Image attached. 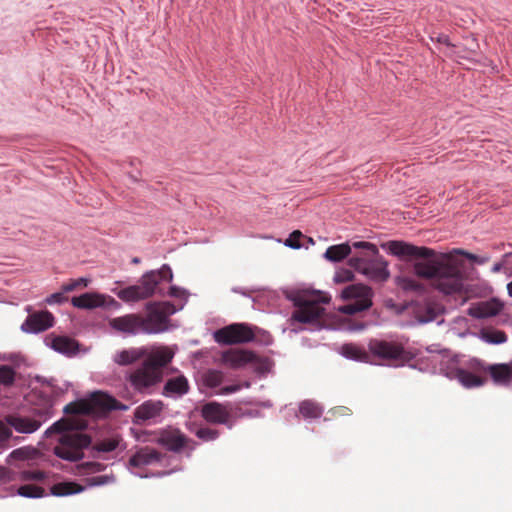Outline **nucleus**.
<instances>
[{
  "label": "nucleus",
  "mask_w": 512,
  "mask_h": 512,
  "mask_svg": "<svg viewBox=\"0 0 512 512\" xmlns=\"http://www.w3.org/2000/svg\"><path fill=\"white\" fill-rule=\"evenodd\" d=\"M84 490L83 486L75 482H60L51 487V494L54 496H68L80 493Z\"/></svg>",
  "instance_id": "nucleus-28"
},
{
  "label": "nucleus",
  "mask_w": 512,
  "mask_h": 512,
  "mask_svg": "<svg viewBox=\"0 0 512 512\" xmlns=\"http://www.w3.org/2000/svg\"><path fill=\"white\" fill-rule=\"evenodd\" d=\"M221 363L232 368L239 369L247 364H252L257 372L265 373L270 368L268 358H261L254 352L246 349L231 348L221 354Z\"/></svg>",
  "instance_id": "nucleus-9"
},
{
  "label": "nucleus",
  "mask_w": 512,
  "mask_h": 512,
  "mask_svg": "<svg viewBox=\"0 0 512 512\" xmlns=\"http://www.w3.org/2000/svg\"><path fill=\"white\" fill-rule=\"evenodd\" d=\"M388 250L398 257L416 259L413 264L415 274L431 281L432 286L445 295L461 294L464 290V263L456 255H463L477 264H485L489 256L480 257L462 249L436 255L433 249L416 246L404 241H389Z\"/></svg>",
  "instance_id": "nucleus-1"
},
{
  "label": "nucleus",
  "mask_w": 512,
  "mask_h": 512,
  "mask_svg": "<svg viewBox=\"0 0 512 512\" xmlns=\"http://www.w3.org/2000/svg\"><path fill=\"white\" fill-rule=\"evenodd\" d=\"M165 404L161 400H146L134 410L133 423L142 425L149 421L156 422L161 417Z\"/></svg>",
  "instance_id": "nucleus-13"
},
{
  "label": "nucleus",
  "mask_w": 512,
  "mask_h": 512,
  "mask_svg": "<svg viewBox=\"0 0 512 512\" xmlns=\"http://www.w3.org/2000/svg\"><path fill=\"white\" fill-rule=\"evenodd\" d=\"M365 327H366V325L364 323L356 322V323L352 324V326L350 327V330H352V331H360V330H363Z\"/></svg>",
  "instance_id": "nucleus-49"
},
{
  "label": "nucleus",
  "mask_w": 512,
  "mask_h": 512,
  "mask_svg": "<svg viewBox=\"0 0 512 512\" xmlns=\"http://www.w3.org/2000/svg\"><path fill=\"white\" fill-rule=\"evenodd\" d=\"M89 280L86 278H79L76 280H70L68 283L62 285L63 292H71L77 289L78 287H87Z\"/></svg>",
  "instance_id": "nucleus-39"
},
{
  "label": "nucleus",
  "mask_w": 512,
  "mask_h": 512,
  "mask_svg": "<svg viewBox=\"0 0 512 512\" xmlns=\"http://www.w3.org/2000/svg\"><path fill=\"white\" fill-rule=\"evenodd\" d=\"M46 478L45 472L41 470H23L20 472L22 481H43Z\"/></svg>",
  "instance_id": "nucleus-37"
},
{
  "label": "nucleus",
  "mask_w": 512,
  "mask_h": 512,
  "mask_svg": "<svg viewBox=\"0 0 512 512\" xmlns=\"http://www.w3.org/2000/svg\"><path fill=\"white\" fill-rule=\"evenodd\" d=\"M261 341H263L264 344L269 345L272 342L271 335L267 332H262Z\"/></svg>",
  "instance_id": "nucleus-50"
},
{
  "label": "nucleus",
  "mask_w": 512,
  "mask_h": 512,
  "mask_svg": "<svg viewBox=\"0 0 512 512\" xmlns=\"http://www.w3.org/2000/svg\"><path fill=\"white\" fill-rule=\"evenodd\" d=\"M114 481V476L99 475L93 476L86 479V482L90 486H101Z\"/></svg>",
  "instance_id": "nucleus-40"
},
{
  "label": "nucleus",
  "mask_w": 512,
  "mask_h": 512,
  "mask_svg": "<svg viewBox=\"0 0 512 512\" xmlns=\"http://www.w3.org/2000/svg\"><path fill=\"white\" fill-rule=\"evenodd\" d=\"M437 41L439 43H443V44L447 45L448 47L452 46L451 43L449 42L448 36H446V35H440L437 38Z\"/></svg>",
  "instance_id": "nucleus-51"
},
{
  "label": "nucleus",
  "mask_w": 512,
  "mask_h": 512,
  "mask_svg": "<svg viewBox=\"0 0 512 512\" xmlns=\"http://www.w3.org/2000/svg\"><path fill=\"white\" fill-rule=\"evenodd\" d=\"M330 298L318 293H302L293 299L295 310L292 313L291 321L299 323H311L318 320L324 313L321 303H328Z\"/></svg>",
  "instance_id": "nucleus-7"
},
{
  "label": "nucleus",
  "mask_w": 512,
  "mask_h": 512,
  "mask_svg": "<svg viewBox=\"0 0 512 512\" xmlns=\"http://www.w3.org/2000/svg\"><path fill=\"white\" fill-rule=\"evenodd\" d=\"M240 389V386L239 385H230V386H225L223 387L221 390H220V394H224V395H227V394H231V393H234L236 391H238Z\"/></svg>",
  "instance_id": "nucleus-47"
},
{
  "label": "nucleus",
  "mask_w": 512,
  "mask_h": 512,
  "mask_svg": "<svg viewBox=\"0 0 512 512\" xmlns=\"http://www.w3.org/2000/svg\"><path fill=\"white\" fill-rule=\"evenodd\" d=\"M145 310V314L130 313L111 318L109 326L114 331L129 336L160 334L169 329L170 316L176 312L175 306L170 302H149Z\"/></svg>",
  "instance_id": "nucleus-2"
},
{
  "label": "nucleus",
  "mask_w": 512,
  "mask_h": 512,
  "mask_svg": "<svg viewBox=\"0 0 512 512\" xmlns=\"http://www.w3.org/2000/svg\"><path fill=\"white\" fill-rule=\"evenodd\" d=\"M184 294V291L176 286H171L168 292V295L171 297H181Z\"/></svg>",
  "instance_id": "nucleus-48"
},
{
  "label": "nucleus",
  "mask_w": 512,
  "mask_h": 512,
  "mask_svg": "<svg viewBox=\"0 0 512 512\" xmlns=\"http://www.w3.org/2000/svg\"><path fill=\"white\" fill-rule=\"evenodd\" d=\"M441 312V308L433 303H427L419 306L416 310V318L421 323H428L437 319Z\"/></svg>",
  "instance_id": "nucleus-26"
},
{
  "label": "nucleus",
  "mask_w": 512,
  "mask_h": 512,
  "mask_svg": "<svg viewBox=\"0 0 512 512\" xmlns=\"http://www.w3.org/2000/svg\"><path fill=\"white\" fill-rule=\"evenodd\" d=\"M482 339L491 344H501L507 341V335L500 330H483Z\"/></svg>",
  "instance_id": "nucleus-32"
},
{
  "label": "nucleus",
  "mask_w": 512,
  "mask_h": 512,
  "mask_svg": "<svg viewBox=\"0 0 512 512\" xmlns=\"http://www.w3.org/2000/svg\"><path fill=\"white\" fill-rule=\"evenodd\" d=\"M162 454L156 449L145 446L140 448L129 459V464L133 467H143L152 465L161 461Z\"/></svg>",
  "instance_id": "nucleus-18"
},
{
  "label": "nucleus",
  "mask_w": 512,
  "mask_h": 512,
  "mask_svg": "<svg viewBox=\"0 0 512 512\" xmlns=\"http://www.w3.org/2000/svg\"><path fill=\"white\" fill-rule=\"evenodd\" d=\"M352 248V245H349L348 243L332 245L327 248L324 256L329 261L339 262L350 255Z\"/></svg>",
  "instance_id": "nucleus-27"
},
{
  "label": "nucleus",
  "mask_w": 512,
  "mask_h": 512,
  "mask_svg": "<svg viewBox=\"0 0 512 512\" xmlns=\"http://www.w3.org/2000/svg\"><path fill=\"white\" fill-rule=\"evenodd\" d=\"M340 410L341 411H349V409L347 407H341Z\"/></svg>",
  "instance_id": "nucleus-55"
},
{
  "label": "nucleus",
  "mask_w": 512,
  "mask_h": 512,
  "mask_svg": "<svg viewBox=\"0 0 512 512\" xmlns=\"http://www.w3.org/2000/svg\"><path fill=\"white\" fill-rule=\"evenodd\" d=\"M8 423L19 433H33L40 427L41 423L29 417L10 416Z\"/></svg>",
  "instance_id": "nucleus-23"
},
{
  "label": "nucleus",
  "mask_w": 512,
  "mask_h": 512,
  "mask_svg": "<svg viewBox=\"0 0 512 512\" xmlns=\"http://www.w3.org/2000/svg\"><path fill=\"white\" fill-rule=\"evenodd\" d=\"M120 441L121 437L119 435H113L111 437L98 440L94 443L92 448L97 452L108 453L114 451L119 446Z\"/></svg>",
  "instance_id": "nucleus-29"
},
{
  "label": "nucleus",
  "mask_w": 512,
  "mask_h": 512,
  "mask_svg": "<svg viewBox=\"0 0 512 512\" xmlns=\"http://www.w3.org/2000/svg\"><path fill=\"white\" fill-rule=\"evenodd\" d=\"M342 354L350 359L364 361L368 358L367 352L360 346L356 344H344L341 347Z\"/></svg>",
  "instance_id": "nucleus-30"
},
{
  "label": "nucleus",
  "mask_w": 512,
  "mask_h": 512,
  "mask_svg": "<svg viewBox=\"0 0 512 512\" xmlns=\"http://www.w3.org/2000/svg\"><path fill=\"white\" fill-rule=\"evenodd\" d=\"M18 494L23 497L39 498L45 495V490L36 485H23L18 488Z\"/></svg>",
  "instance_id": "nucleus-33"
},
{
  "label": "nucleus",
  "mask_w": 512,
  "mask_h": 512,
  "mask_svg": "<svg viewBox=\"0 0 512 512\" xmlns=\"http://www.w3.org/2000/svg\"><path fill=\"white\" fill-rule=\"evenodd\" d=\"M201 416L209 423L225 424L230 418V413L222 404L209 402L202 406Z\"/></svg>",
  "instance_id": "nucleus-16"
},
{
  "label": "nucleus",
  "mask_w": 512,
  "mask_h": 512,
  "mask_svg": "<svg viewBox=\"0 0 512 512\" xmlns=\"http://www.w3.org/2000/svg\"><path fill=\"white\" fill-rule=\"evenodd\" d=\"M189 382L184 375L169 378L162 389V395L169 398L181 397L188 393Z\"/></svg>",
  "instance_id": "nucleus-19"
},
{
  "label": "nucleus",
  "mask_w": 512,
  "mask_h": 512,
  "mask_svg": "<svg viewBox=\"0 0 512 512\" xmlns=\"http://www.w3.org/2000/svg\"><path fill=\"white\" fill-rule=\"evenodd\" d=\"M354 278V274L349 269H340L335 273L334 281L337 283H345L352 281Z\"/></svg>",
  "instance_id": "nucleus-42"
},
{
  "label": "nucleus",
  "mask_w": 512,
  "mask_h": 512,
  "mask_svg": "<svg viewBox=\"0 0 512 512\" xmlns=\"http://www.w3.org/2000/svg\"><path fill=\"white\" fill-rule=\"evenodd\" d=\"M74 307L80 309H93L101 307L105 304L104 296L96 293H84L80 296H75L71 300Z\"/></svg>",
  "instance_id": "nucleus-22"
},
{
  "label": "nucleus",
  "mask_w": 512,
  "mask_h": 512,
  "mask_svg": "<svg viewBox=\"0 0 512 512\" xmlns=\"http://www.w3.org/2000/svg\"><path fill=\"white\" fill-rule=\"evenodd\" d=\"M299 412L304 418H319L322 415V408L315 402L306 400L300 404Z\"/></svg>",
  "instance_id": "nucleus-31"
},
{
  "label": "nucleus",
  "mask_w": 512,
  "mask_h": 512,
  "mask_svg": "<svg viewBox=\"0 0 512 512\" xmlns=\"http://www.w3.org/2000/svg\"><path fill=\"white\" fill-rule=\"evenodd\" d=\"M15 371L8 365H2L0 367V384L10 386L15 381Z\"/></svg>",
  "instance_id": "nucleus-36"
},
{
  "label": "nucleus",
  "mask_w": 512,
  "mask_h": 512,
  "mask_svg": "<svg viewBox=\"0 0 512 512\" xmlns=\"http://www.w3.org/2000/svg\"><path fill=\"white\" fill-rule=\"evenodd\" d=\"M65 292H57L51 294L49 297L46 298V303L49 305L53 304H62L66 301H68V297L64 294Z\"/></svg>",
  "instance_id": "nucleus-43"
},
{
  "label": "nucleus",
  "mask_w": 512,
  "mask_h": 512,
  "mask_svg": "<svg viewBox=\"0 0 512 512\" xmlns=\"http://www.w3.org/2000/svg\"><path fill=\"white\" fill-rule=\"evenodd\" d=\"M303 236L301 231L295 230L290 236L286 239L285 245L294 249H298L301 247L300 238Z\"/></svg>",
  "instance_id": "nucleus-41"
},
{
  "label": "nucleus",
  "mask_w": 512,
  "mask_h": 512,
  "mask_svg": "<svg viewBox=\"0 0 512 512\" xmlns=\"http://www.w3.org/2000/svg\"><path fill=\"white\" fill-rule=\"evenodd\" d=\"M369 349L373 355L384 360L405 362L409 359L404 347L397 342L372 340Z\"/></svg>",
  "instance_id": "nucleus-12"
},
{
  "label": "nucleus",
  "mask_w": 512,
  "mask_h": 512,
  "mask_svg": "<svg viewBox=\"0 0 512 512\" xmlns=\"http://www.w3.org/2000/svg\"><path fill=\"white\" fill-rule=\"evenodd\" d=\"M502 267H503V264H502V263H500V262H499V263H496V264H494V266L492 267V272H493V273H498V272H500V271H501Z\"/></svg>",
  "instance_id": "nucleus-53"
},
{
  "label": "nucleus",
  "mask_w": 512,
  "mask_h": 512,
  "mask_svg": "<svg viewBox=\"0 0 512 512\" xmlns=\"http://www.w3.org/2000/svg\"><path fill=\"white\" fill-rule=\"evenodd\" d=\"M404 283H405V285H404V287H405V288H411V289H413V288H415V287H416V283H415V281H414V280H411V279H405V280H404Z\"/></svg>",
  "instance_id": "nucleus-52"
},
{
  "label": "nucleus",
  "mask_w": 512,
  "mask_h": 512,
  "mask_svg": "<svg viewBox=\"0 0 512 512\" xmlns=\"http://www.w3.org/2000/svg\"><path fill=\"white\" fill-rule=\"evenodd\" d=\"M172 280V270L167 264H164L158 270L146 272L142 275L138 284L125 287L119 290L116 295L120 300L127 303L139 302L151 298L157 292L161 282L170 283Z\"/></svg>",
  "instance_id": "nucleus-5"
},
{
  "label": "nucleus",
  "mask_w": 512,
  "mask_h": 512,
  "mask_svg": "<svg viewBox=\"0 0 512 512\" xmlns=\"http://www.w3.org/2000/svg\"><path fill=\"white\" fill-rule=\"evenodd\" d=\"M83 427L75 424L71 419L62 418L46 430V436L54 433L61 434L57 445L53 448L57 457L67 461H78L83 458V450L91 444V438L88 435L76 431Z\"/></svg>",
  "instance_id": "nucleus-4"
},
{
  "label": "nucleus",
  "mask_w": 512,
  "mask_h": 512,
  "mask_svg": "<svg viewBox=\"0 0 512 512\" xmlns=\"http://www.w3.org/2000/svg\"><path fill=\"white\" fill-rule=\"evenodd\" d=\"M149 352L145 348L123 349L115 353L113 360L120 366H128L145 359Z\"/></svg>",
  "instance_id": "nucleus-20"
},
{
  "label": "nucleus",
  "mask_w": 512,
  "mask_h": 512,
  "mask_svg": "<svg viewBox=\"0 0 512 512\" xmlns=\"http://www.w3.org/2000/svg\"><path fill=\"white\" fill-rule=\"evenodd\" d=\"M14 479L13 473L9 469L0 467V484L9 483Z\"/></svg>",
  "instance_id": "nucleus-44"
},
{
  "label": "nucleus",
  "mask_w": 512,
  "mask_h": 512,
  "mask_svg": "<svg viewBox=\"0 0 512 512\" xmlns=\"http://www.w3.org/2000/svg\"><path fill=\"white\" fill-rule=\"evenodd\" d=\"M372 290L362 284L349 285L342 291V297L345 299H355L354 302L340 307L342 313L353 315L367 310L372 305Z\"/></svg>",
  "instance_id": "nucleus-11"
},
{
  "label": "nucleus",
  "mask_w": 512,
  "mask_h": 512,
  "mask_svg": "<svg viewBox=\"0 0 512 512\" xmlns=\"http://www.w3.org/2000/svg\"><path fill=\"white\" fill-rule=\"evenodd\" d=\"M174 358V351L168 346L152 349L142 363L127 373L126 379L134 391L142 395H151L162 382L164 368Z\"/></svg>",
  "instance_id": "nucleus-3"
},
{
  "label": "nucleus",
  "mask_w": 512,
  "mask_h": 512,
  "mask_svg": "<svg viewBox=\"0 0 512 512\" xmlns=\"http://www.w3.org/2000/svg\"><path fill=\"white\" fill-rule=\"evenodd\" d=\"M503 309V304L497 299H490L488 301L473 304L468 309V314L471 317L482 319L496 316Z\"/></svg>",
  "instance_id": "nucleus-17"
},
{
  "label": "nucleus",
  "mask_w": 512,
  "mask_h": 512,
  "mask_svg": "<svg viewBox=\"0 0 512 512\" xmlns=\"http://www.w3.org/2000/svg\"><path fill=\"white\" fill-rule=\"evenodd\" d=\"M370 245H374L373 243H370V242H365V241H359V242H353L352 243V247L355 248V249H361V252L358 253L357 255L351 257L350 259H356V260H366V259H370L372 258V256L370 255V252H371V248H369Z\"/></svg>",
  "instance_id": "nucleus-35"
},
{
  "label": "nucleus",
  "mask_w": 512,
  "mask_h": 512,
  "mask_svg": "<svg viewBox=\"0 0 512 512\" xmlns=\"http://www.w3.org/2000/svg\"><path fill=\"white\" fill-rule=\"evenodd\" d=\"M11 435V432L7 426L0 422V442L7 440Z\"/></svg>",
  "instance_id": "nucleus-46"
},
{
  "label": "nucleus",
  "mask_w": 512,
  "mask_h": 512,
  "mask_svg": "<svg viewBox=\"0 0 512 512\" xmlns=\"http://www.w3.org/2000/svg\"><path fill=\"white\" fill-rule=\"evenodd\" d=\"M128 407L104 392H94L88 399L71 402L64 407V413L76 415H97L112 410H127Z\"/></svg>",
  "instance_id": "nucleus-6"
},
{
  "label": "nucleus",
  "mask_w": 512,
  "mask_h": 512,
  "mask_svg": "<svg viewBox=\"0 0 512 512\" xmlns=\"http://www.w3.org/2000/svg\"><path fill=\"white\" fill-rule=\"evenodd\" d=\"M492 379L497 383H509L512 381V361L509 363L494 364L489 367Z\"/></svg>",
  "instance_id": "nucleus-25"
},
{
  "label": "nucleus",
  "mask_w": 512,
  "mask_h": 512,
  "mask_svg": "<svg viewBox=\"0 0 512 512\" xmlns=\"http://www.w3.org/2000/svg\"><path fill=\"white\" fill-rule=\"evenodd\" d=\"M54 325V316L49 311L34 312L28 315L22 325L26 332L38 333Z\"/></svg>",
  "instance_id": "nucleus-15"
},
{
  "label": "nucleus",
  "mask_w": 512,
  "mask_h": 512,
  "mask_svg": "<svg viewBox=\"0 0 512 512\" xmlns=\"http://www.w3.org/2000/svg\"><path fill=\"white\" fill-rule=\"evenodd\" d=\"M369 248H371L370 255L372 258L366 260L349 259L348 264L355 271L363 274L368 279L377 282H384L390 276L387 269L388 263L379 254V250L376 245H370Z\"/></svg>",
  "instance_id": "nucleus-8"
},
{
  "label": "nucleus",
  "mask_w": 512,
  "mask_h": 512,
  "mask_svg": "<svg viewBox=\"0 0 512 512\" xmlns=\"http://www.w3.org/2000/svg\"><path fill=\"white\" fill-rule=\"evenodd\" d=\"M132 262H133V263H139V259H138V258H134V259L132 260Z\"/></svg>",
  "instance_id": "nucleus-56"
},
{
  "label": "nucleus",
  "mask_w": 512,
  "mask_h": 512,
  "mask_svg": "<svg viewBox=\"0 0 512 512\" xmlns=\"http://www.w3.org/2000/svg\"><path fill=\"white\" fill-rule=\"evenodd\" d=\"M224 374L219 370H208L204 375V383L210 388H216L223 382Z\"/></svg>",
  "instance_id": "nucleus-34"
},
{
  "label": "nucleus",
  "mask_w": 512,
  "mask_h": 512,
  "mask_svg": "<svg viewBox=\"0 0 512 512\" xmlns=\"http://www.w3.org/2000/svg\"><path fill=\"white\" fill-rule=\"evenodd\" d=\"M47 340L52 349L67 356L75 355L79 348L77 341L68 336H51Z\"/></svg>",
  "instance_id": "nucleus-21"
},
{
  "label": "nucleus",
  "mask_w": 512,
  "mask_h": 512,
  "mask_svg": "<svg viewBox=\"0 0 512 512\" xmlns=\"http://www.w3.org/2000/svg\"><path fill=\"white\" fill-rule=\"evenodd\" d=\"M507 290L510 297H512V281L507 284Z\"/></svg>",
  "instance_id": "nucleus-54"
},
{
  "label": "nucleus",
  "mask_w": 512,
  "mask_h": 512,
  "mask_svg": "<svg viewBox=\"0 0 512 512\" xmlns=\"http://www.w3.org/2000/svg\"><path fill=\"white\" fill-rule=\"evenodd\" d=\"M449 377L458 380L466 388L478 387L484 383L481 377L461 368L455 369Z\"/></svg>",
  "instance_id": "nucleus-24"
},
{
  "label": "nucleus",
  "mask_w": 512,
  "mask_h": 512,
  "mask_svg": "<svg viewBox=\"0 0 512 512\" xmlns=\"http://www.w3.org/2000/svg\"><path fill=\"white\" fill-rule=\"evenodd\" d=\"M195 434L199 439L203 441H213L219 437L218 430L207 427L199 428Z\"/></svg>",
  "instance_id": "nucleus-38"
},
{
  "label": "nucleus",
  "mask_w": 512,
  "mask_h": 512,
  "mask_svg": "<svg viewBox=\"0 0 512 512\" xmlns=\"http://www.w3.org/2000/svg\"><path fill=\"white\" fill-rule=\"evenodd\" d=\"M84 467L91 473L101 472L105 469V465L99 462H87Z\"/></svg>",
  "instance_id": "nucleus-45"
},
{
  "label": "nucleus",
  "mask_w": 512,
  "mask_h": 512,
  "mask_svg": "<svg viewBox=\"0 0 512 512\" xmlns=\"http://www.w3.org/2000/svg\"><path fill=\"white\" fill-rule=\"evenodd\" d=\"M189 442L190 439L177 428L168 427L158 433L157 443L172 452H180Z\"/></svg>",
  "instance_id": "nucleus-14"
},
{
  "label": "nucleus",
  "mask_w": 512,
  "mask_h": 512,
  "mask_svg": "<svg viewBox=\"0 0 512 512\" xmlns=\"http://www.w3.org/2000/svg\"><path fill=\"white\" fill-rule=\"evenodd\" d=\"M255 331L260 330L245 323H234L217 330L214 339L225 345L242 344L253 341L256 338Z\"/></svg>",
  "instance_id": "nucleus-10"
}]
</instances>
